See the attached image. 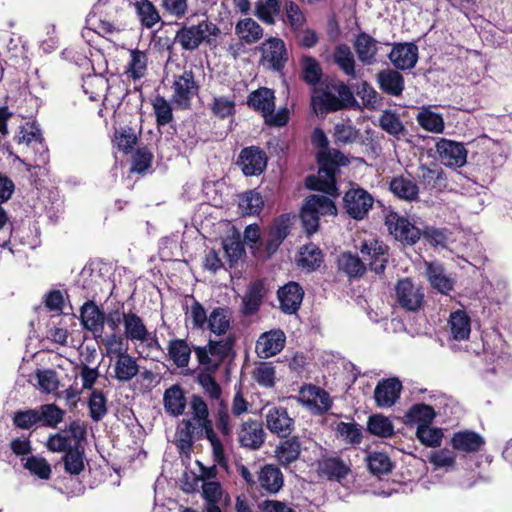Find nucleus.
Segmentation results:
<instances>
[{
  "mask_svg": "<svg viewBox=\"0 0 512 512\" xmlns=\"http://www.w3.org/2000/svg\"><path fill=\"white\" fill-rule=\"evenodd\" d=\"M191 419H184L182 427L177 430V446L183 452H190L195 439L206 438L212 449V457L216 464L227 468L228 461L222 440L215 428L228 441L234 433V416L229 410L225 400H220L213 410V419L210 418L208 404L202 396L193 394L190 398Z\"/></svg>",
  "mask_w": 512,
  "mask_h": 512,
  "instance_id": "f257e3e1",
  "label": "nucleus"
},
{
  "mask_svg": "<svg viewBox=\"0 0 512 512\" xmlns=\"http://www.w3.org/2000/svg\"><path fill=\"white\" fill-rule=\"evenodd\" d=\"M311 105L317 113L326 115L356 107L358 103L347 84L343 81L332 80L325 84V88L320 89L317 94L312 96Z\"/></svg>",
  "mask_w": 512,
  "mask_h": 512,
  "instance_id": "f03ea898",
  "label": "nucleus"
},
{
  "mask_svg": "<svg viewBox=\"0 0 512 512\" xmlns=\"http://www.w3.org/2000/svg\"><path fill=\"white\" fill-rule=\"evenodd\" d=\"M235 345V334H228L219 340L210 339L204 346H193V351L201 367L219 370L224 363L235 360Z\"/></svg>",
  "mask_w": 512,
  "mask_h": 512,
  "instance_id": "7ed1b4c3",
  "label": "nucleus"
},
{
  "mask_svg": "<svg viewBox=\"0 0 512 512\" xmlns=\"http://www.w3.org/2000/svg\"><path fill=\"white\" fill-rule=\"evenodd\" d=\"M337 215V207L333 200L324 195H308L300 209L302 228L307 236L315 234L320 227L321 216Z\"/></svg>",
  "mask_w": 512,
  "mask_h": 512,
  "instance_id": "20e7f679",
  "label": "nucleus"
},
{
  "mask_svg": "<svg viewBox=\"0 0 512 512\" xmlns=\"http://www.w3.org/2000/svg\"><path fill=\"white\" fill-rule=\"evenodd\" d=\"M384 224L389 234L404 246H413L421 239V228L398 212L389 211L385 215Z\"/></svg>",
  "mask_w": 512,
  "mask_h": 512,
  "instance_id": "39448f33",
  "label": "nucleus"
},
{
  "mask_svg": "<svg viewBox=\"0 0 512 512\" xmlns=\"http://www.w3.org/2000/svg\"><path fill=\"white\" fill-rule=\"evenodd\" d=\"M374 204L373 196L360 186L351 187L343 196V208L350 218L363 220Z\"/></svg>",
  "mask_w": 512,
  "mask_h": 512,
  "instance_id": "423d86ee",
  "label": "nucleus"
},
{
  "mask_svg": "<svg viewBox=\"0 0 512 512\" xmlns=\"http://www.w3.org/2000/svg\"><path fill=\"white\" fill-rule=\"evenodd\" d=\"M236 435L239 446L250 451H257L262 448L267 436L263 422L252 417L240 423Z\"/></svg>",
  "mask_w": 512,
  "mask_h": 512,
  "instance_id": "0eeeda50",
  "label": "nucleus"
},
{
  "mask_svg": "<svg viewBox=\"0 0 512 512\" xmlns=\"http://www.w3.org/2000/svg\"><path fill=\"white\" fill-rule=\"evenodd\" d=\"M199 88L194 72L191 69L184 70L182 74L174 76L172 101L181 109H189Z\"/></svg>",
  "mask_w": 512,
  "mask_h": 512,
  "instance_id": "6e6552de",
  "label": "nucleus"
},
{
  "mask_svg": "<svg viewBox=\"0 0 512 512\" xmlns=\"http://www.w3.org/2000/svg\"><path fill=\"white\" fill-rule=\"evenodd\" d=\"M396 302L409 312L419 311L424 303V292L410 278L398 280L395 286Z\"/></svg>",
  "mask_w": 512,
  "mask_h": 512,
  "instance_id": "1a4fd4ad",
  "label": "nucleus"
},
{
  "mask_svg": "<svg viewBox=\"0 0 512 512\" xmlns=\"http://www.w3.org/2000/svg\"><path fill=\"white\" fill-rule=\"evenodd\" d=\"M267 163L266 152L256 145L243 148L236 161L246 177L260 176L266 170Z\"/></svg>",
  "mask_w": 512,
  "mask_h": 512,
  "instance_id": "9d476101",
  "label": "nucleus"
},
{
  "mask_svg": "<svg viewBox=\"0 0 512 512\" xmlns=\"http://www.w3.org/2000/svg\"><path fill=\"white\" fill-rule=\"evenodd\" d=\"M256 489L261 496H273L284 486V475L275 464H265L256 473Z\"/></svg>",
  "mask_w": 512,
  "mask_h": 512,
  "instance_id": "9b49d317",
  "label": "nucleus"
},
{
  "mask_svg": "<svg viewBox=\"0 0 512 512\" xmlns=\"http://www.w3.org/2000/svg\"><path fill=\"white\" fill-rule=\"evenodd\" d=\"M265 425L273 435L287 438L295 429V420L289 415L287 408L273 406L265 414Z\"/></svg>",
  "mask_w": 512,
  "mask_h": 512,
  "instance_id": "f8f14e48",
  "label": "nucleus"
},
{
  "mask_svg": "<svg viewBox=\"0 0 512 512\" xmlns=\"http://www.w3.org/2000/svg\"><path fill=\"white\" fill-rule=\"evenodd\" d=\"M389 247L378 239L364 241L361 245L360 252L365 260H368V266L371 271L376 274H383L387 263Z\"/></svg>",
  "mask_w": 512,
  "mask_h": 512,
  "instance_id": "ddd939ff",
  "label": "nucleus"
},
{
  "mask_svg": "<svg viewBox=\"0 0 512 512\" xmlns=\"http://www.w3.org/2000/svg\"><path fill=\"white\" fill-rule=\"evenodd\" d=\"M436 152L445 166L460 168L465 165L467 160V150L464 144L446 138H442L436 143Z\"/></svg>",
  "mask_w": 512,
  "mask_h": 512,
  "instance_id": "4468645a",
  "label": "nucleus"
},
{
  "mask_svg": "<svg viewBox=\"0 0 512 512\" xmlns=\"http://www.w3.org/2000/svg\"><path fill=\"white\" fill-rule=\"evenodd\" d=\"M319 166L318 174L331 180H337L336 176L340 167L347 166L349 159L338 149L318 151L316 154Z\"/></svg>",
  "mask_w": 512,
  "mask_h": 512,
  "instance_id": "2eb2a0df",
  "label": "nucleus"
},
{
  "mask_svg": "<svg viewBox=\"0 0 512 512\" xmlns=\"http://www.w3.org/2000/svg\"><path fill=\"white\" fill-rule=\"evenodd\" d=\"M388 58L397 70H411L418 62V47L413 42L393 43Z\"/></svg>",
  "mask_w": 512,
  "mask_h": 512,
  "instance_id": "dca6fc26",
  "label": "nucleus"
},
{
  "mask_svg": "<svg viewBox=\"0 0 512 512\" xmlns=\"http://www.w3.org/2000/svg\"><path fill=\"white\" fill-rule=\"evenodd\" d=\"M285 342V333L281 329H272L259 336L255 351L260 358H270L283 350Z\"/></svg>",
  "mask_w": 512,
  "mask_h": 512,
  "instance_id": "f3484780",
  "label": "nucleus"
},
{
  "mask_svg": "<svg viewBox=\"0 0 512 512\" xmlns=\"http://www.w3.org/2000/svg\"><path fill=\"white\" fill-rule=\"evenodd\" d=\"M280 309L284 314L292 315L300 309L304 297V290L297 282H288L277 292Z\"/></svg>",
  "mask_w": 512,
  "mask_h": 512,
  "instance_id": "a211bd4d",
  "label": "nucleus"
},
{
  "mask_svg": "<svg viewBox=\"0 0 512 512\" xmlns=\"http://www.w3.org/2000/svg\"><path fill=\"white\" fill-rule=\"evenodd\" d=\"M402 383L398 378L380 380L374 390V400L378 407H391L399 399Z\"/></svg>",
  "mask_w": 512,
  "mask_h": 512,
  "instance_id": "6ab92c4d",
  "label": "nucleus"
},
{
  "mask_svg": "<svg viewBox=\"0 0 512 512\" xmlns=\"http://www.w3.org/2000/svg\"><path fill=\"white\" fill-rule=\"evenodd\" d=\"M179 25V23H177ZM202 26L198 24L187 25L180 24L176 31L174 42L178 43L182 50L193 52L197 50L202 43H205Z\"/></svg>",
  "mask_w": 512,
  "mask_h": 512,
  "instance_id": "aec40b11",
  "label": "nucleus"
},
{
  "mask_svg": "<svg viewBox=\"0 0 512 512\" xmlns=\"http://www.w3.org/2000/svg\"><path fill=\"white\" fill-rule=\"evenodd\" d=\"M262 57L275 71H282L288 61L287 50L282 39L271 37L262 44Z\"/></svg>",
  "mask_w": 512,
  "mask_h": 512,
  "instance_id": "412c9836",
  "label": "nucleus"
},
{
  "mask_svg": "<svg viewBox=\"0 0 512 512\" xmlns=\"http://www.w3.org/2000/svg\"><path fill=\"white\" fill-rule=\"evenodd\" d=\"M80 322L83 329L94 334L101 333L105 324V312L92 301H86L80 308Z\"/></svg>",
  "mask_w": 512,
  "mask_h": 512,
  "instance_id": "4be33fe9",
  "label": "nucleus"
},
{
  "mask_svg": "<svg viewBox=\"0 0 512 512\" xmlns=\"http://www.w3.org/2000/svg\"><path fill=\"white\" fill-rule=\"evenodd\" d=\"M380 90L391 96L399 97L405 89V79L397 69H383L376 74Z\"/></svg>",
  "mask_w": 512,
  "mask_h": 512,
  "instance_id": "5701e85b",
  "label": "nucleus"
},
{
  "mask_svg": "<svg viewBox=\"0 0 512 512\" xmlns=\"http://www.w3.org/2000/svg\"><path fill=\"white\" fill-rule=\"evenodd\" d=\"M247 105L254 111L259 112L263 117H267L275 110L274 90L267 87H259L248 95Z\"/></svg>",
  "mask_w": 512,
  "mask_h": 512,
  "instance_id": "b1692460",
  "label": "nucleus"
},
{
  "mask_svg": "<svg viewBox=\"0 0 512 512\" xmlns=\"http://www.w3.org/2000/svg\"><path fill=\"white\" fill-rule=\"evenodd\" d=\"M301 451L302 447L299 437L293 436L280 441L274 452L278 464L284 468H288L300 458Z\"/></svg>",
  "mask_w": 512,
  "mask_h": 512,
  "instance_id": "393cba45",
  "label": "nucleus"
},
{
  "mask_svg": "<svg viewBox=\"0 0 512 512\" xmlns=\"http://www.w3.org/2000/svg\"><path fill=\"white\" fill-rule=\"evenodd\" d=\"M484 444V438L472 430L455 432L451 438L452 448L466 453L478 452L482 449Z\"/></svg>",
  "mask_w": 512,
  "mask_h": 512,
  "instance_id": "a878e982",
  "label": "nucleus"
},
{
  "mask_svg": "<svg viewBox=\"0 0 512 512\" xmlns=\"http://www.w3.org/2000/svg\"><path fill=\"white\" fill-rule=\"evenodd\" d=\"M124 335L127 340L144 343L148 341L149 331L142 318L134 313H123Z\"/></svg>",
  "mask_w": 512,
  "mask_h": 512,
  "instance_id": "bb28decb",
  "label": "nucleus"
},
{
  "mask_svg": "<svg viewBox=\"0 0 512 512\" xmlns=\"http://www.w3.org/2000/svg\"><path fill=\"white\" fill-rule=\"evenodd\" d=\"M353 46L359 61L363 64L372 65L376 62L377 41L371 35L360 32L356 35Z\"/></svg>",
  "mask_w": 512,
  "mask_h": 512,
  "instance_id": "cd10ccee",
  "label": "nucleus"
},
{
  "mask_svg": "<svg viewBox=\"0 0 512 512\" xmlns=\"http://www.w3.org/2000/svg\"><path fill=\"white\" fill-rule=\"evenodd\" d=\"M113 377L122 383L131 381L139 373L137 359L127 353H120L113 364Z\"/></svg>",
  "mask_w": 512,
  "mask_h": 512,
  "instance_id": "c85d7f7f",
  "label": "nucleus"
},
{
  "mask_svg": "<svg viewBox=\"0 0 512 512\" xmlns=\"http://www.w3.org/2000/svg\"><path fill=\"white\" fill-rule=\"evenodd\" d=\"M420 171V182L425 189L434 192H442L447 188V176L444 170L438 165H434L432 168L422 165Z\"/></svg>",
  "mask_w": 512,
  "mask_h": 512,
  "instance_id": "c756f323",
  "label": "nucleus"
},
{
  "mask_svg": "<svg viewBox=\"0 0 512 512\" xmlns=\"http://www.w3.org/2000/svg\"><path fill=\"white\" fill-rule=\"evenodd\" d=\"M264 299V285L261 280L251 282L242 298L241 313L244 316L256 314Z\"/></svg>",
  "mask_w": 512,
  "mask_h": 512,
  "instance_id": "7c9ffc66",
  "label": "nucleus"
},
{
  "mask_svg": "<svg viewBox=\"0 0 512 512\" xmlns=\"http://www.w3.org/2000/svg\"><path fill=\"white\" fill-rule=\"evenodd\" d=\"M389 190L400 200L413 202L419 198V187L411 179L401 176H395L389 182Z\"/></svg>",
  "mask_w": 512,
  "mask_h": 512,
  "instance_id": "2f4dec72",
  "label": "nucleus"
},
{
  "mask_svg": "<svg viewBox=\"0 0 512 512\" xmlns=\"http://www.w3.org/2000/svg\"><path fill=\"white\" fill-rule=\"evenodd\" d=\"M163 403L165 411L169 415L174 417L182 415L187 404L182 387L179 384H174L166 389L163 395Z\"/></svg>",
  "mask_w": 512,
  "mask_h": 512,
  "instance_id": "473e14b6",
  "label": "nucleus"
},
{
  "mask_svg": "<svg viewBox=\"0 0 512 512\" xmlns=\"http://www.w3.org/2000/svg\"><path fill=\"white\" fill-rule=\"evenodd\" d=\"M193 346L187 340L174 338L168 342L167 356L177 368H186L189 365Z\"/></svg>",
  "mask_w": 512,
  "mask_h": 512,
  "instance_id": "72a5a7b5",
  "label": "nucleus"
},
{
  "mask_svg": "<svg viewBox=\"0 0 512 512\" xmlns=\"http://www.w3.org/2000/svg\"><path fill=\"white\" fill-rule=\"evenodd\" d=\"M300 79L309 86H317L323 77L320 62L313 56L303 55L300 58Z\"/></svg>",
  "mask_w": 512,
  "mask_h": 512,
  "instance_id": "f704fd0d",
  "label": "nucleus"
},
{
  "mask_svg": "<svg viewBox=\"0 0 512 512\" xmlns=\"http://www.w3.org/2000/svg\"><path fill=\"white\" fill-rule=\"evenodd\" d=\"M319 471L329 480L341 481L351 472L350 466L338 456L326 457L319 463Z\"/></svg>",
  "mask_w": 512,
  "mask_h": 512,
  "instance_id": "c9c22d12",
  "label": "nucleus"
},
{
  "mask_svg": "<svg viewBox=\"0 0 512 512\" xmlns=\"http://www.w3.org/2000/svg\"><path fill=\"white\" fill-rule=\"evenodd\" d=\"M426 274L431 286L441 294L448 295L454 288V281L445 275L438 263H427Z\"/></svg>",
  "mask_w": 512,
  "mask_h": 512,
  "instance_id": "e433bc0d",
  "label": "nucleus"
},
{
  "mask_svg": "<svg viewBox=\"0 0 512 512\" xmlns=\"http://www.w3.org/2000/svg\"><path fill=\"white\" fill-rule=\"evenodd\" d=\"M368 471L377 478L381 479L388 475L394 468V463L385 452L373 451L366 456Z\"/></svg>",
  "mask_w": 512,
  "mask_h": 512,
  "instance_id": "4c0bfd02",
  "label": "nucleus"
},
{
  "mask_svg": "<svg viewBox=\"0 0 512 512\" xmlns=\"http://www.w3.org/2000/svg\"><path fill=\"white\" fill-rule=\"evenodd\" d=\"M323 260L324 256L321 249L314 243H308L300 249L297 264L302 269L313 272L320 268Z\"/></svg>",
  "mask_w": 512,
  "mask_h": 512,
  "instance_id": "58836bf2",
  "label": "nucleus"
},
{
  "mask_svg": "<svg viewBox=\"0 0 512 512\" xmlns=\"http://www.w3.org/2000/svg\"><path fill=\"white\" fill-rule=\"evenodd\" d=\"M338 268L350 279L362 277L367 268L358 255L351 252H343L338 258Z\"/></svg>",
  "mask_w": 512,
  "mask_h": 512,
  "instance_id": "ea45409f",
  "label": "nucleus"
},
{
  "mask_svg": "<svg viewBox=\"0 0 512 512\" xmlns=\"http://www.w3.org/2000/svg\"><path fill=\"white\" fill-rule=\"evenodd\" d=\"M231 326V314L227 307H215L208 317V329L217 336L227 333Z\"/></svg>",
  "mask_w": 512,
  "mask_h": 512,
  "instance_id": "a19ab883",
  "label": "nucleus"
},
{
  "mask_svg": "<svg viewBox=\"0 0 512 512\" xmlns=\"http://www.w3.org/2000/svg\"><path fill=\"white\" fill-rule=\"evenodd\" d=\"M333 62L338 68L349 77H356L355 59L350 47L347 44H339L333 51Z\"/></svg>",
  "mask_w": 512,
  "mask_h": 512,
  "instance_id": "79ce46f5",
  "label": "nucleus"
},
{
  "mask_svg": "<svg viewBox=\"0 0 512 512\" xmlns=\"http://www.w3.org/2000/svg\"><path fill=\"white\" fill-rule=\"evenodd\" d=\"M85 453L81 445L75 444L73 448L62 457L64 463V470L71 476H77L85 469Z\"/></svg>",
  "mask_w": 512,
  "mask_h": 512,
  "instance_id": "37998d69",
  "label": "nucleus"
},
{
  "mask_svg": "<svg viewBox=\"0 0 512 512\" xmlns=\"http://www.w3.org/2000/svg\"><path fill=\"white\" fill-rule=\"evenodd\" d=\"M134 7L143 27L151 29L160 22V13L152 1L138 0L134 3Z\"/></svg>",
  "mask_w": 512,
  "mask_h": 512,
  "instance_id": "c03bdc74",
  "label": "nucleus"
},
{
  "mask_svg": "<svg viewBox=\"0 0 512 512\" xmlns=\"http://www.w3.org/2000/svg\"><path fill=\"white\" fill-rule=\"evenodd\" d=\"M148 57L146 52L139 49H133L130 52V61L128 62L125 74L133 81L140 80L146 75Z\"/></svg>",
  "mask_w": 512,
  "mask_h": 512,
  "instance_id": "a18cd8bd",
  "label": "nucleus"
},
{
  "mask_svg": "<svg viewBox=\"0 0 512 512\" xmlns=\"http://www.w3.org/2000/svg\"><path fill=\"white\" fill-rule=\"evenodd\" d=\"M217 371L218 370H212L202 367L196 379L199 385L204 390V392L209 396V398L212 400H217L219 402L220 400H222V388L215 379V374L217 373Z\"/></svg>",
  "mask_w": 512,
  "mask_h": 512,
  "instance_id": "49530a36",
  "label": "nucleus"
},
{
  "mask_svg": "<svg viewBox=\"0 0 512 512\" xmlns=\"http://www.w3.org/2000/svg\"><path fill=\"white\" fill-rule=\"evenodd\" d=\"M435 417L434 408L425 403L412 405L405 414L406 423L418 425H430Z\"/></svg>",
  "mask_w": 512,
  "mask_h": 512,
  "instance_id": "de8ad7c7",
  "label": "nucleus"
},
{
  "mask_svg": "<svg viewBox=\"0 0 512 512\" xmlns=\"http://www.w3.org/2000/svg\"><path fill=\"white\" fill-rule=\"evenodd\" d=\"M235 32L247 44L255 43L263 37V28L252 18L240 20L235 26Z\"/></svg>",
  "mask_w": 512,
  "mask_h": 512,
  "instance_id": "09e8293b",
  "label": "nucleus"
},
{
  "mask_svg": "<svg viewBox=\"0 0 512 512\" xmlns=\"http://www.w3.org/2000/svg\"><path fill=\"white\" fill-rule=\"evenodd\" d=\"M39 424L44 427L56 428L64 419L65 411L55 403L43 404L37 408Z\"/></svg>",
  "mask_w": 512,
  "mask_h": 512,
  "instance_id": "8fccbe9b",
  "label": "nucleus"
},
{
  "mask_svg": "<svg viewBox=\"0 0 512 512\" xmlns=\"http://www.w3.org/2000/svg\"><path fill=\"white\" fill-rule=\"evenodd\" d=\"M450 330L455 340H465L469 338L471 332L470 318L466 312L457 310L450 315Z\"/></svg>",
  "mask_w": 512,
  "mask_h": 512,
  "instance_id": "3c124183",
  "label": "nucleus"
},
{
  "mask_svg": "<svg viewBox=\"0 0 512 512\" xmlns=\"http://www.w3.org/2000/svg\"><path fill=\"white\" fill-rule=\"evenodd\" d=\"M289 233L290 227L288 220L281 219L275 223V225L270 228L268 238L266 240V250L268 254L271 255L275 253Z\"/></svg>",
  "mask_w": 512,
  "mask_h": 512,
  "instance_id": "603ef678",
  "label": "nucleus"
},
{
  "mask_svg": "<svg viewBox=\"0 0 512 512\" xmlns=\"http://www.w3.org/2000/svg\"><path fill=\"white\" fill-rule=\"evenodd\" d=\"M281 13L280 0H258L255 4V15L263 23L273 25L275 16Z\"/></svg>",
  "mask_w": 512,
  "mask_h": 512,
  "instance_id": "864d4df0",
  "label": "nucleus"
},
{
  "mask_svg": "<svg viewBox=\"0 0 512 512\" xmlns=\"http://www.w3.org/2000/svg\"><path fill=\"white\" fill-rule=\"evenodd\" d=\"M87 404L89 416L94 422L101 421L108 413L107 397L102 390L92 389Z\"/></svg>",
  "mask_w": 512,
  "mask_h": 512,
  "instance_id": "5fc2aeb1",
  "label": "nucleus"
},
{
  "mask_svg": "<svg viewBox=\"0 0 512 512\" xmlns=\"http://www.w3.org/2000/svg\"><path fill=\"white\" fill-rule=\"evenodd\" d=\"M82 88L90 100H98L108 88V80L100 74H89L83 78Z\"/></svg>",
  "mask_w": 512,
  "mask_h": 512,
  "instance_id": "6e6d98bb",
  "label": "nucleus"
},
{
  "mask_svg": "<svg viewBox=\"0 0 512 512\" xmlns=\"http://www.w3.org/2000/svg\"><path fill=\"white\" fill-rule=\"evenodd\" d=\"M379 127L396 138L404 135L406 129L399 115L392 110H384L379 117Z\"/></svg>",
  "mask_w": 512,
  "mask_h": 512,
  "instance_id": "4d7b16f0",
  "label": "nucleus"
},
{
  "mask_svg": "<svg viewBox=\"0 0 512 512\" xmlns=\"http://www.w3.org/2000/svg\"><path fill=\"white\" fill-rule=\"evenodd\" d=\"M264 205L263 197L256 190H249L240 196L239 209L243 215H257L260 213Z\"/></svg>",
  "mask_w": 512,
  "mask_h": 512,
  "instance_id": "13d9d810",
  "label": "nucleus"
},
{
  "mask_svg": "<svg viewBox=\"0 0 512 512\" xmlns=\"http://www.w3.org/2000/svg\"><path fill=\"white\" fill-rule=\"evenodd\" d=\"M367 431L375 436L389 438L394 435V426L389 418L375 414L369 417L367 422Z\"/></svg>",
  "mask_w": 512,
  "mask_h": 512,
  "instance_id": "bf43d9fd",
  "label": "nucleus"
},
{
  "mask_svg": "<svg viewBox=\"0 0 512 512\" xmlns=\"http://www.w3.org/2000/svg\"><path fill=\"white\" fill-rule=\"evenodd\" d=\"M209 109L216 118L224 120L236 114V102L234 97L229 99L225 96H216L209 104Z\"/></svg>",
  "mask_w": 512,
  "mask_h": 512,
  "instance_id": "052dcab7",
  "label": "nucleus"
},
{
  "mask_svg": "<svg viewBox=\"0 0 512 512\" xmlns=\"http://www.w3.org/2000/svg\"><path fill=\"white\" fill-rule=\"evenodd\" d=\"M305 185L308 189L323 192L329 196L337 197L338 187L337 180H331L326 176H314L310 175L305 180Z\"/></svg>",
  "mask_w": 512,
  "mask_h": 512,
  "instance_id": "680f3d73",
  "label": "nucleus"
},
{
  "mask_svg": "<svg viewBox=\"0 0 512 512\" xmlns=\"http://www.w3.org/2000/svg\"><path fill=\"white\" fill-rule=\"evenodd\" d=\"M253 379L264 388H273L276 380V370L272 362H260L253 370Z\"/></svg>",
  "mask_w": 512,
  "mask_h": 512,
  "instance_id": "e2e57ef3",
  "label": "nucleus"
},
{
  "mask_svg": "<svg viewBox=\"0 0 512 512\" xmlns=\"http://www.w3.org/2000/svg\"><path fill=\"white\" fill-rule=\"evenodd\" d=\"M152 107L158 127H163L173 120V111L170 103L161 95H156L152 100Z\"/></svg>",
  "mask_w": 512,
  "mask_h": 512,
  "instance_id": "0e129e2a",
  "label": "nucleus"
},
{
  "mask_svg": "<svg viewBox=\"0 0 512 512\" xmlns=\"http://www.w3.org/2000/svg\"><path fill=\"white\" fill-rule=\"evenodd\" d=\"M23 467L39 479L48 480L51 477V466L44 457L32 455L26 459Z\"/></svg>",
  "mask_w": 512,
  "mask_h": 512,
  "instance_id": "69168bd1",
  "label": "nucleus"
},
{
  "mask_svg": "<svg viewBox=\"0 0 512 512\" xmlns=\"http://www.w3.org/2000/svg\"><path fill=\"white\" fill-rule=\"evenodd\" d=\"M417 439L427 447H438L443 438L441 428L430 427V425H418L416 430Z\"/></svg>",
  "mask_w": 512,
  "mask_h": 512,
  "instance_id": "338daca9",
  "label": "nucleus"
},
{
  "mask_svg": "<svg viewBox=\"0 0 512 512\" xmlns=\"http://www.w3.org/2000/svg\"><path fill=\"white\" fill-rule=\"evenodd\" d=\"M223 249L230 266H234L245 254V247L239 235L223 240Z\"/></svg>",
  "mask_w": 512,
  "mask_h": 512,
  "instance_id": "774afa93",
  "label": "nucleus"
}]
</instances>
